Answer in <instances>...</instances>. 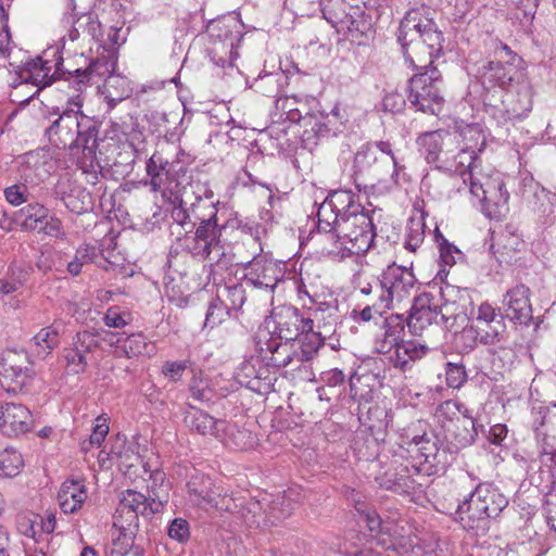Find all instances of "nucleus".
<instances>
[{
	"label": "nucleus",
	"instance_id": "obj_37",
	"mask_svg": "<svg viewBox=\"0 0 556 556\" xmlns=\"http://www.w3.org/2000/svg\"><path fill=\"white\" fill-rule=\"evenodd\" d=\"M86 497L85 485L76 480L65 481L58 493L60 508L65 514H73L79 509Z\"/></svg>",
	"mask_w": 556,
	"mask_h": 556
},
{
	"label": "nucleus",
	"instance_id": "obj_53",
	"mask_svg": "<svg viewBox=\"0 0 556 556\" xmlns=\"http://www.w3.org/2000/svg\"><path fill=\"white\" fill-rule=\"evenodd\" d=\"M236 514H239L249 528H260L263 518V508L258 501H249L244 506L240 504Z\"/></svg>",
	"mask_w": 556,
	"mask_h": 556
},
{
	"label": "nucleus",
	"instance_id": "obj_27",
	"mask_svg": "<svg viewBox=\"0 0 556 556\" xmlns=\"http://www.w3.org/2000/svg\"><path fill=\"white\" fill-rule=\"evenodd\" d=\"M276 332L281 340L292 341L308 332L306 316L296 307L285 306L275 314Z\"/></svg>",
	"mask_w": 556,
	"mask_h": 556
},
{
	"label": "nucleus",
	"instance_id": "obj_28",
	"mask_svg": "<svg viewBox=\"0 0 556 556\" xmlns=\"http://www.w3.org/2000/svg\"><path fill=\"white\" fill-rule=\"evenodd\" d=\"M405 328V318L400 314L388 316L381 327L382 332L377 334L374 349L377 353L387 357L403 341L401 339Z\"/></svg>",
	"mask_w": 556,
	"mask_h": 556
},
{
	"label": "nucleus",
	"instance_id": "obj_31",
	"mask_svg": "<svg viewBox=\"0 0 556 556\" xmlns=\"http://www.w3.org/2000/svg\"><path fill=\"white\" fill-rule=\"evenodd\" d=\"M291 351L293 355H290V364L295 368H301L303 363L311 362L318 353L319 349L324 345L321 344V339H319L315 333H302V336L298 339L289 341Z\"/></svg>",
	"mask_w": 556,
	"mask_h": 556
},
{
	"label": "nucleus",
	"instance_id": "obj_46",
	"mask_svg": "<svg viewBox=\"0 0 556 556\" xmlns=\"http://www.w3.org/2000/svg\"><path fill=\"white\" fill-rule=\"evenodd\" d=\"M172 164L160 152H154L147 163V173L154 190H159L170 174Z\"/></svg>",
	"mask_w": 556,
	"mask_h": 556
},
{
	"label": "nucleus",
	"instance_id": "obj_20",
	"mask_svg": "<svg viewBox=\"0 0 556 556\" xmlns=\"http://www.w3.org/2000/svg\"><path fill=\"white\" fill-rule=\"evenodd\" d=\"M304 293L308 295L313 303L306 316L308 333H315L324 344L325 340L334 332L338 321V306L333 303L316 302L306 291Z\"/></svg>",
	"mask_w": 556,
	"mask_h": 556
},
{
	"label": "nucleus",
	"instance_id": "obj_22",
	"mask_svg": "<svg viewBox=\"0 0 556 556\" xmlns=\"http://www.w3.org/2000/svg\"><path fill=\"white\" fill-rule=\"evenodd\" d=\"M34 420L30 410L21 403H0V432L7 437L27 433Z\"/></svg>",
	"mask_w": 556,
	"mask_h": 556
},
{
	"label": "nucleus",
	"instance_id": "obj_39",
	"mask_svg": "<svg viewBox=\"0 0 556 556\" xmlns=\"http://www.w3.org/2000/svg\"><path fill=\"white\" fill-rule=\"evenodd\" d=\"M352 0H320L321 13L325 20L329 22L339 31L351 13V8H356L357 3H351Z\"/></svg>",
	"mask_w": 556,
	"mask_h": 556
},
{
	"label": "nucleus",
	"instance_id": "obj_35",
	"mask_svg": "<svg viewBox=\"0 0 556 556\" xmlns=\"http://www.w3.org/2000/svg\"><path fill=\"white\" fill-rule=\"evenodd\" d=\"M429 348L413 340H403L387 357L394 367L406 370L412 362L424 357Z\"/></svg>",
	"mask_w": 556,
	"mask_h": 556
},
{
	"label": "nucleus",
	"instance_id": "obj_48",
	"mask_svg": "<svg viewBox=\"0 0 556 556\" xmlns=\"http://www.w3.org/2000/svg\"><path fill=\"white\" fill-rule=\"evenodd\" d=\"M353 450L363 460H372L380 453V443L372 434H357L353 442Z\"/></svg>",
	"mask_w": 556,
	"mask_h": 556
},
{
	"label": "nucleus",
	"instance_id": "obj_55",
	"mask_svg": "<svg viewBox=\"0 0 556 556\" xmlns=\"http://www.w3.org/2000/svg\"><path fill=\"white\" fill-rule=\"evenodd\" d=\"M302 127L304 140H312L329 131L327 125L321 121V117L309 112L304 113Z\"/></svg>",
	"mask_w": 556,
	"mask_h": 556
},
{
	"label": "nucleus",
	"instance_id": "obj_12",
	"mask_svg": "<svg viewBox=\"0 0 556 556\" xmlns=\"http://www.w3.org/2000/svg\"><path fill=\"white\" fill-rule=\"evenodd\" d=\"M420 471L419 466H409L399 463L397 459H392L380 466L375 481L384 490L403 496H412L421 488V483L416 479Z\"/></svg>",
	"mask_w": 556,
	"mask_h": 556
},
{
	"label": "nucleus",
	"instance_id": "obj_47",
	"mask_svg": "<svg viewBox=\"0 0 556 556\" xmlns=\"http://www.w3.org/2000/svg\"><path fill=\"white\" fill-rule=\"evenodd\" d=\"M24 466L22 454L14 447L0 446V476L15 477Z\"/></svg>",
	"mask_w": 556,
	"mask_h": 556
},
{
	"label": "nucleus",
	"instance_id": "obj_64",
	"mask_svg": "<svg viewBox=\"0 0 556 556\" xmlns=\"http://www.w3.org/2000/svg\"><path fill=\"white\" fill-rule=\"evenodd\" d=\"M229 309L217 299L210 303L206 315L204 327L214 328L215 326L223 323L226 316L229 315Z\"/></svg>",
	"mask_w": 556,
	"mask_h": 556
},
{
	"label": "nucleus",
	"instance_id": "obj_25",
	"mask_svg": "<svg viewBox=\"0 0 556 556\" xmlns=\"http://www.w3.org/2000/svg\"><path fill=\"white\" fill-rule=\"evenodd\" d=\"M506 317L520 325H528L532 319V306L530 303V289L525 285H518L508 290L504 296Z\"/></svg>",
	"mask_w": 556,
	"mask_h": 556
},
{
	"label": "nucleus",
	"instance_id": "obj_33",
	"mask_svg": "<svg viewBox=\"0 0 556 556\" xmlns=\"http://www.w3.org/2000/svg\"><path fill=\"white\" fill-rule=\"evenodd\" d=\"M189 192L184 190L178 205H174L170 217V233L176 236L178 240L186 238L195 227L189 210Z\"/></svg>",
	"mask_w": 556,
	"mask_h": 556
},
{
	"label": "nucleus",
	"instance_id": "obj_10",
	"mask_svg": "<svg viewBox=\"0 0 556 556\" xmlns=\"http://www.w3.org/2000/svg\"><path fill=\"white\" fill-rule=\"evenodd\" d=\"M533 108V88L522 78L507 91L498 104L489 105L488 112L498 124L515 123L528 116Z\"/></svg>",
	"mask_w": 556,
	"mask_h": 556
},
{
	"label": "nucleus",
	"instance_id": "obj_57",
	"mask_svg": "<svg viewBox=\"0 0 556 556\" xmlns=\"http://www.w3.org/2000/svg\"><path fill=\"white\" fill-rule=\"evenodd\" d=\"M465 409L467 408L462 403L447 400L437 408V417L444 428V424L454 422L457 418L463 417Z\"/></svg>",
	"mask_w": 556,
	"mask_h": 556
},
{
	"label": "nucleus",
	"instance_id": "obj_15",
	"mask_svg": "<svg viewBox=\"0 0 556 556\" xmlns=\"http://www.w3.org/2000/svg\"><path fill=\"white\" fill-rule=\"evenodd\" d=\"M382 293L375 306L389 307L394 302H402L412 294L416 285L415 275L410 269L396 264L389 265L381 274Z\"/></svg>",
	"mask_w": 556,
	"mask_h": 556
},
{
	"label": "nucleus",
	"instance_id": "obj_1",
	"mask_svg": "<svg viewBox=\"0 0 556 556\" xmlns=\"http://www.w3.org/2000/svg\"><path fill=\"white\" fill-rule=\"evenodd\" d=\"M473 132L478 134L471 128L463 132L431 131L421 135L417 142L428 163L434 164L440 170L458 174L467 184L466 175L479 162V152L482 151V148L468 142V135L472 137Z\"/></svg>",
	"mask_w": 556,
	"mask_h": 556
},
{
	"label": "nucleus",
	"instance_id": "obj_43",
	"mask_svg": "<svg viewBox=\"0 0 556 556\" xmlns=\"http://www.w3.org/2000/svg\"><path fill=\"white\" fill-rule=\"evenodd\" d=\"M435 242L439 248V261H440V270L438 275L443 278V276L447 275L446 267H452L458 261L463 258L462 251L455 247L453 243H450L444 236L435 228L434 231Z\"/></svg>",
	"mask_w": 556,
	"mask_h": 556
},
{
	"label": "nucleus",
	"instance_id": "obj_14",
	"mask_svg": "<svg viewBox=\"0 0 556 556\" xmlns=\"http://www.w3.org/2000/svg\"><path fill=\"white\" fill-rule=\"evenodd\" d=\"M167 498L160 494L144 495L127 489L121 493L114 519L139 523V515L150 518L163 510Z\"/></svg>",
	"mask_w": 556,
	"mask_h": 556
},
{
	"label": "nucleus",
	"instance_id": "obj_60",
	"mask_svg": "<svg viewBox=\"0 0 556 556\" xmlns=\"http://www.w3.org/2000/svg\"><path fill=\"white\" fill-rule=\"evenodd\" d=\"M368 419L371 421L369 425L371 430H387L392 421V413L386 407L375 405L368 409Z\"/></svg>",
	"mask_w": 556,
	"mask_h": 556
},
{
	"label": "nucleus",
	"instance_id": "obj_41",
	"mask_svg": "<svg viewBox=\"0 0 556 556\" xmlns=\"http://www.w3.org/2000/svg\"><path fill=\"white\" fill-rule=\"evenodd\" d=\"M113 527L118 530V535L114 540L115 548L112 549V556H123L134 548V542L136 540L139 523L124 521L121 519H114Z\"/></svg>",
	"mask_w": 556,
	"mask_h": 556
},
{
	"label": "nucleus",
	"instance_id": "obj_50",
	"mask_svg": "<svg viewBox=\"0 0 556 556\" xmlns=\"http://www.w3.org/2000/svg\"><path fill=\"white\" fill-rule=\"evenodd\" d=\"M425 432V424L421 420L409 424L399 434V447L407 454H413V444L419 441Z\"/></svg>",
	"mask_w": 556,
	"mask_h": 556
},
{
	"label": "nucleus",
	"instance_id": "obj_59",
	"mask_svg": "<svg viewBox=\"0 0 556 556\" xmlns=\"http://www.w3.org/2000/svg\"><path fill=\"white\" fill-rule=\"evenodd\" d=\"M22 211L25 215V227L34 230L42 225L43 220L48 218V208L39 203L28 204Z\"/></svg>",
	"mask_w": 556,
	"mask_h": 556
},
{
	"label": "nucleus",
	"instance_id": "obj_17",
	"mask_svg": "<svg viewBox=\"0 0 556 556\" xmlns=\"http://www.w3.org/2000/svg\"><path fill=\"white\" fill-rule=\"evenodd\" d=\"M220 236L222 228L218 224H204L198 226L192 236L185 238L184 245L195 257L206 260L214 255L218 261L224 255Z\"/></svg>",
	"mask_w": 556,
	"mask_h": 556
},
{
	"label": "nucleus",
	"instance_id": "obj_6",
	"mask_svg": "<svg viewBox=\"0 0 556 556\" xmlns=\"http://www.w3.org/2000/svg\"><path fill=\"white\" fill-rule=\"evenodd\" d=\"M470 193L481 204L482 213L490 219H501L509 211V193L500 173H483L480 161L467 173Z\"/></svg>",
	"mask_w": 556,
	"mask_h": 556
},
{
	"label": "nucleus",
	"instance_id": "obj_5",
	"mask_svg": "<svg viewBox=\"0 0 556 556\" xmlns=\"http://www.w3.org/2000/svg\"><path fill=\"white\" fill-rule=\"evenodd\" d=\"M508 505L506 496L489 483H480L462 504L457 516L467 530H485L488 519L497 517Z\"/></svg>",
	"mask_w": 556,
	"mask_h": 556
},
{
	"label": "nucleus",
	"instance_id": "obj_61",
	"mask_svg": "<svg viewBox=\"0 0 556 556\" xmlns=\"http://www.w3.org/2000/svg\"><path fill=\"white\" fill-rule=\"evenodd\" d=\"M424 227L425 224L421 219H412L405 238V248L412 252H415L424 241Z\"/></svg>",
	"mask_w": 556,
	"mask_h": 556
},
{
	"label": "nucleus",
	"instance_id": "obj_58",
	"mask_svg": "<svg viewBox=\"0 0 556 556\" xmlns=\"http://www.w3.org/2000/svg\"><path fill=\"white\" fill-rule=\"evenodd\" d=\"M468 379L464 364L448 362L445 365L446 384L453 389L462 388Z\"/></svg>",
	"mask_w": 556,
	"mask_h": 556
},
{
	"label": "nucleus",
	"instance_id": "obj_45",
	"mask_svg": "<svg viewBox=\"0 0 556 556\" xmlns=\"http://www.w3.org/2000/svg\"><path fill=\"white\" fill-rule=\"evenodd\" d=\"M266 345V350L262 349V351L265 353L263 357L267 365L277 368L291 366L290 355H293L294 352L291 351L289 341H270Z\"/></svg>",
	"mask_w": 556,
	"mask_h": 556
},
{
	"label": "nucleus",
	"instance_id": "obj_52",
	"mask_svg": "<svg viewBox=\"0 0 556 556\" xmlns=\"http://www.w3.org/2000/svg\"><path fill=\"white\" fill-rule=\"evenodd\" d=\"M148 348L149 344L142 333H131L127 337H124L123 344L118 346L121 350V355H124L128 358L149 353Z\"/></svg>",
	"mask_w": 556,
	"mask_h": 556
},
{
	"label": "nucleus",
	"instance_id": "obj_32",
	"mask_svg": "<svg viewBox=\"0 0 556 556\" xmlns=\"http://www.w3.org/2000/svg\"><path fill=\"white\" fill-rule=\"evenodd\" d=\"M351 13L338 33L343 34L349 40L355 41L358 45L364 43L371 33L370 18L364 13L359 5L351 8Z\"/></svg>",
	"mask_w": 556,
	"mask_h": 556
},
{
	"label": "nucleus",
	"instance_id": "obj_40",
	"mask_svg": "<svg viewBox=\"0 0 556 556\" xmlns=\"http://www.w3.org/2000/svg\"><path fill=\"white\" fill-rule=\"evenodd\" d=\"M223 437H218L217 440L222 441L225 445L237 448V450H249L255 444V437L253 433L241 428L235 424H230L224 420L222 429Z\"/></svg>",
	"mask_w": 556,
	"mask_h": 556
},
{
	"label": "nucleus",
	"instance_id": "obj_11",
	"mask_svg": "<svg viewBox=\"0 0 556 556\" xmlns=\"http://www.w3.org/2000/svg\"><path fill=\"white\" fill-rule=\"evenodd\" d=\"M34 365L24 349H7L0 354V383L7 392L16 393L35 377Z\"/></svg>",
	"mask_w": 556,
	"mask_h": 556
},
{
	"label": "nucleus",
	"instance_id": "obj_19",
	"mask_svg": "<svg viewBox=\"0 0 556 556\" xmlns=\"http://www.w3.org/2000/svg\"><path fill=\"white\" fill-rule=\"evenodd\" d=\"M516 61L519 62L517 55H513L511 59H508L505 62L484 61L478 68V74L482 85L485 88H505L506 86L525 78L522 71L518 68Z\"/></svg>",
	"mask_w": 556,
	"mask_h": 556
},
{
	"label": "nucleus",
	"instance_id": "obj_54",
	"mask_svg": "<svg viewBox=\"0 0 556 556\" xmlns=\"http://www.w3.org/2000/svg\"><path fill=\"white\" fill-rule=\"evenodd\" d=\"M480 336V343L484 345H494L504 340L505 324L500 318L490 326L477 325Z\"/></svg>",
	"mask_w": 556,
	"mask_h": 556
},
{
	"label": "nucleus",
	"instance_id": "obj_4",
	"mask_svg": "<svg viewBox=\"0 0 556 556\" xmlns=\"http://www.w3.org/2000/svg\"><path fill=\"white\" fill-rule=\"evenodd\" d=\"M413 545L408 522L388 518L382 535L365 540L358 533H351L350 540L340 544L338 552L345 556H392L390 552H407Z\"/></svg>",
	"mask_w": 556,
	"mask_h": 556
},
{
	"label": "nucleus",
	"instance_id": "obj_30",
	"mask_svg": "<svg viewBox=\"0 0 556 556\" xmlns=\"http://www.w3.org/2000/svg\"><path fill=\"white\" fill-rule=\"evenodd\" d=\"M185 424L190 431L201 435H211L216 439L223 437L220 431L224 426V420L215 419L204 410L191 407L185 415Z\"/></svg>",
	"mask_w": 556,
	"mask_h": 556
},
{
	"label": "nucleus",
	"instance_id": "obj_8",
	"mask_svg": "<svg viewBox=\"0 0 556 556\" xmlns=\"http://www.w3.org/2000/svg\"><path fill=\"white\" fill-rule=\"evenodd\" d=\"M443 80L437 67H430L413 75L408 80V100L418 111L439 115L445 102Z\"/></svg>",
	"mask_w": 556,
	"mask_h": 556
},
{
	"label": "nucleus",
	"instance_id": "obj_7",
	"mask_svg": "<svg viewBox=\"0 0 556 556\" xmlns=\"http://www.w3.org/2000/svg\"><path fill=\"white\" fill-rule=\"evenodd\" d=\"M392 170V178L397 175V162L388 141H376L362 146L354 155L353 176L365 184H381Z\"/></svg>",
	"mask_w": 556,
	"mask_h": 556
},
{
	"label": "nucleus",
	"instance_id": "obj_62",
	"mask_svg": "<svg viewBox=\"0 0 556 556\" xmlns=\"http://www.w3.org/2000/svg\"><path fill=\"white\" fill-rule=\"evenodd\" d=\"M189 389L192 399L202 403L212 401L215 395L210 382L203 378L193 377Z\"/></svg>",
	"mask_w": 556,
	"mask_h": 556
},
{
	"label": "nucleus",
	"instance_id": "obj_49",
	"mask_svg": "<svg viewBox=\"0 0 556 556\" xmlns=\"http://www.w3.org/2000/svg\"><path fill=\"white\" fill-rule=\"evenodd\" d=\"M522 245L523 241L521 238L506 229L494 238L492 248L495 249V253H500L503 257H511V254L519 251Z\"/></svg>",
	"mask_w": 556,
	"mask_h": 556
},
{
	"label": "nucleus",
	"instance_id": "obj_9",
	"mask_svg": "<svg viewBox=\"0 0 556 556\" xmlns=\"http://www.w3.org/2000/svg\"><path fill=\"white\" fill-rule=\"evenodd\" d=\"M330 233L336 241L348 243L344 248L356 255L367 252L376 236L372 218L364 210L344 217Z\"/></svg>",
	"mask_w": 556,
	"mask_h": 556
},
{
	"label": "nucleus",
	"instance_id": "obj_16",
	"mask_svg": "<svg viewBox=\"0 0 556 556\" xmlns=\"http://www.w3.org/2000/svg\"><path fill=\"white\" fill-rule=\"evenodd\" d=\"M249 244L253 247V258L244 265L245 280L254 287L273 291L283 277L282 268L276 262L260 255L262 248L255 238H250Z\"/></svg>",
	"mask_w": 556,
	"mask_h": 556
},
{
	"label": "nucleus",
	"instance_id": "obj_51",
	"mask_svg": "<svg viewBox=\"0 0 556 556\" xmlns=\"http://www.w3.org/2000/svg\"><path fill=\"white\" fill-rule=\"evenodd\" d=\"M229 311H239L245 302V290L240 283L225 286L217 298Z\"/></svg>",
	"mask_w": 556,
	"mask_h": 556
},
{
	"label": "nucleus",
	"instance_id": "obj_13",
	"mask_svg": "<svg viewBox=\"0 0 556 556\" xmlns=\"http://www.w3.org/2000/svg\"><path fill=\"white\" fill-rule=\"evenodd\" d=\"M364 208L355 200V194L348 190H337L330 193L319 205L317 212V228L320 232H331L344 217L357 214Z\"/></svg>",
	"mask_w": 556,
	"mask_h": 556
},
{
	"label": "nucleus",
	"instance_id": "obj_3",
	"mask_svg": "<svg viewBox=\"0 0 556 556\" xmlns=\"http://www.w3.org/2000/svg\"><path fill=\"white\" fill-rule=\"evenodd\" d=\"M80 108V102H74ZM99 124L79 109H66L46 129L49 141L63 149L83 148L87 157H93L98 146Z\"/></svg>",
	"mask_w": 556,
	"mask_h": 556
},
{
	"label": "nucleus",
	"instance_id": "obj_18",
	"mask_svg": "<svg viewBox=\"0 0 556 556\" xmlns=\"http://www.w3.org/2000/svg\"><path fill=\"white\" fill-rule=\"evenodd\" d=\"M115 61L101 58L92 61L85 70L68 71V80L77 91H83L89 84H99L104 80V87L109 90L114 80H123V77L114 75Z\"/></svg>",
	"mask_w": 556,
	"mask_h": 556
},
{
	"label": "nucleus",
	"instance_id": "obj_36",
	"mask_svg": "<svg viewBox=\"0 0 556 556\" xmlns=\"http://www.w3.org/2000/svg\"><path fill=\"white\" fill-rule=\"evenodd\" d=\"M189 500L194 505L208 509L217 491L214 488L212 479L204 475H194L187 484Z\"/></svg>",
	"mask_w": 556,
	"mask_h": 556
},
{
	"label": "nucleus",
	"instance_id": "obj_29",
	"mask_svg": "<svg viewBox=\"0 0 556 556\" xmlns=\"http://www.w3.org/2000/svg\"><path fill=\"white\" fill-rule=\"evenodd\" d=\"M15 163L17 176L24 184L36 186L49 175L45 155L39 152H27L18 156Z\"/></svg>",
	"mask_w": 556,
	"mask_h": 556
},
{
	"label": "nucleus",
	"instance_id": "obj_34",
	"mask_svg": "<svg viewBox=\"0 0 556 556\" xmlns=\"http://www.w3.org/2000/svg\"><path fill=\"white\" fill-rule=\"evenodd\" d=\"M409 456L414 459H422L420 465H429L425 470L428 472L431 468L439 466L442 454L438 446V439L432 432H425L419 441L413 444V454Z\"/></svg>",
	"mask_w": 556,
	"mask_h": 556
},
{
	"label": "nucleus",
	"instance_id": "obj_26",
	"mask_svg": "<svg viewBox=\"0 0 556 556\" xmlns=\"http://www.w3.org/2000/svg\"><path fill=\"white\" fill-rule=\"evenodd\" d=\"M61 66V58H59L52 65L51 61L38 56L25 64V67L22 70L21 77L25 83H31L39 88H45L58 79V76L62 71Z\"/></svg>",
	"mask_w": 556,
	"mask_h": 556
},
{
	"label": "nucleus",
	"instance_id": "obj_63",
	"mask_svg": "<svg viewBox=\"0 0 556 556\" xmlns=\"http://www.w3.org/2000/svg\"><path fill=\"white\" fill-rule=\"evenodd\" d=\"M455 342L462 352L471 351L476 346L477 342H480L477 325L465 327L460 332L456 334Z\"/></svg>",
	"mask_w": 556,
	"mask_h": 556
},
{
	"label": "nucleus",
	"instance_id": "obj_24",
	"mask_svg": "<svg viewBox=\"0 0 556 556\" xmlns=\"http://www.w3.org/2000/svg\"><path fill=\"white\" fill-rule=\"evenodd\" d=\"M444 430L456 448L471 445L480 432L485 434L484 426L468 409H465L463 417L457 418L456 421L444 424Z\"/></svg>",
	"mask_w": 556,
	"mask_h": 556
},
{
	"label": "nucleus",
	"instance_id": "obj_2",
	"mask_svg": "<svg viewBox=\"0 0 556 556\" xmlns=\"http://www.w3.org/2000/svg\"><path fill=\"white\" fill-rule=\"evenodd\" d=\"M397 41L406 62L418 71L433 66L443 49V34L437 24L428 17H421L419 10H410L401 21Z\"/></svg>",
	"mask_w": 556,
	"mask_h": 556
},
{
	"label": "nucleus",
	"instance_id": "obj_38",
	"mask_svg": "<svg viewBox=\"0 0 556 556\" xmlns=\"http://www.w3.org/2000/svg\"><path fill=\"white\" fill-rule=\"evenodd\" d=\"M64 328L62 320H54L50 326L40 329L31 339L34 352L45 357L60 344V336Z\"/></svg>",
	"mask_w": 556,
	"mask_h": 556
},
{
	"label": "nucleus",
	"instance_id": "obj_42",
	"mask_svg": "<svg viewBox=\"0 0 556 556\" xmlns=\"http://www.w3.org/2000/svg\"><path fill=\"white\" fill-rule=\"evenodd\" d=\"M193 192L189 193V210L194 225L217 224V208L210 198L195 197L191 201Z\"/></svg>",
	"mask_w": 556,
	"mask_h": 556
},
{
	"label": "nucleus",
	"instance_id": "obj_21",
	"mask_svg": "<svg viewBox=\"0 0 556 556\" xmlns=\"http://www.w3.org/2000/svg\"><path fill=\"white\" fill-rule=\"evenodd\" d=\"M99 333L91 331L77 332L70 348L64 349L66 367L74 374L86 370L89 355L99 346Z\"/></svg>",
	"mask_w": 556,
	"mask_h": 556
},
{
	"label": "nucleus",
	"instance_id": "obj_56",
	"mask_svg": "<svg viewBox=\"0 0 556 556\" xmlns=\"http://www.w3.org/2000/svg\"><path fill=\"white\" fill-rule=\"evenodd\" d=\"M438 312L439 319L443 323L444 327L450 330L453 329L454 323L458 318L463 320L466 318V314L462 307L456 302L448 300H445V302L438 307Z\"/></svg>",
	"mask_w": 556,
	"mask_h": 556
},
{
	"label": "nucleus",
	"instance_id": "obj_44",
	"mask_svg": "<svg viewBox=\"0 0 556 556\" xmlns=\"http://www.w3.org/2000/svg\"><path fill=\"white\" fill-rule=\"evenodd\" d=\"M536 438L541 442L543 453L556 452V413H546L535 428Z\"/></svg>",
	"mask_w": 556,
	"mask_h": 556
},
{
	"label": "nucleus",
	"instance_id": "obj_23",
	"mask_svg": "<svg viewBox=\"0 0 556 556\" xmlns=\"http://www.w3.org/2000/svg\"><path fill=\"white\" fill-rule=\"evenodd\" d=\"M438 304L431 302L428 294L416 298L409 316L405 318L409 332L413 336H422L430 327L439 324Z\"/></svg>",
	"mask_w": 556,
	"mask_h": 556
}]
</instances>
